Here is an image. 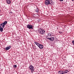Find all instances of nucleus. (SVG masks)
I'll return each mask as SVG.
<instances>
[{
  "label": "nucleus",
  "mask_w": 74,
  "mask_h": 74,
  "mask_svg": "<svg viewBox=\"0 0 74 74\" xmlns=\"http://www.w3.org/2000/svg\"><path fill=\"white\" fill-rule=\"evenodd\" d=\"M29 70H30L31 71V73H33L34 72V66L31 65L29 66Z\"/></svg>",
  "instance_id": "obj_2"
},
{
  "label": "nucleus",
  "mask_w": 74,
  "mask_h": 74,
  "mask_svg": "<svg viewBox=\"0 0 74 74\" xmlns=\"http://www.w3.org/2000/svg\"><path fill=\"white\" fill-rule=\"evenodd\" d=\"M59 33H60V34H62L63 33V32H59Z\"/></svg>",
  "instance_id": "obj_19"
},
{
  "label": "nucleus",
  "mask_w": 74,
  "mask_h": 74,
  "mask_svg": "<svg viewBox=\"0 0 74 74\" xmlns=\"http://www.w3.org/2000/svg\"><path fill=\"white\" fill-rule=\"evenodd\" d=\"M7 3L9 4H10L11 3V1H10V0H7Z\"/></svg>",
  "instance_id": "obj_12"
},
{
  "label": "nucleus",
  "mask_w": 74,
  "mask_h": 74,
  "mask_svg": "<svg viewBox=\"0 0 74 74\" xmlns=\"http://www.w3.org/2000/svg\"><path fill=\"white\" fill-rule=\"evenodd\" d=\"M13 67H14L15 68H16V67H17V66L16 65H14Z\"/></svg>",
  "instance_id": "obj_17"
},
{
  "label": "nucleus",
  "mask_w": 74,
  "mask_h": 74,
  "mask_svg": "<svg viewBox=\"0 0 74 74\" xmlns=\"http://www.w3.org/2000/svg\"><path fill=\"white\" fill-rule=\"evenodd\" d=\"M68 72H69V71H68V70H66L65 71H64V74H66Z\"/></svg>",
  "instance_id": "obj_15"
},
{
  "label": "nucleus",
  "mask_w": 74,
  "mask_h": 74,
  "mask_svg": "<svg viewBox=\"0 0 74 74\" xmlns=\"http://www.w3.org/2000/svg\"><path fill=\"white\" fill-rule=\"evenodd\" d=\"M0 25V27H2L3 28H4V26H5V25L3 23L1 24Z\"/></svg>",
  "instance_id": "obj_9"
},
{
  "label": "nucleus",
  "mask_w": 74,
  "mask_h": 74,
  "mask_svg": "<svg viewBox=\"0 0 74 74\" xmlns=\"http://www.w3.org/2000/svg\"><path fill=\"white\" fill-rule=\"evenodd\" d=\"M39 10H38V8H37L36 10H35V11H36V12H38Z\"/></svg>",
  "instance_id": "obj_16"
},
{
  "label": "nucleus",
  "mask_w": 74,
  "mask_h": 74,
  "mask_svg": "<svg viewBox=\"0 0 74 74\" xmlns=\"http://www.w3.org/2000/svg\"><path fill=\"white\" fill-rule=\"evenodd\" d=\"M60 1H63V0H60Z\"/></svg>",
  "instance_id": "obj_21"
},
{
  "label": "nucleus",
  "mask_w": 74,
  "mask_h": 74,
  "mask_svg": "<svg viewBox=\"0 0 74 74\" xmlns=\"http://www.w3.org/2000/svg\"><path fill=\"white\" fill-rule=\"evenodd\" d=\"M38 47L40 49H42L44 48V46L43 45H41V44H40L38 46Z\"/></svg>",
  "instance_id": "obj_6"
},
{
  "label": "nucleus",
  "mask_w": 74,
  "mask_h": 74,
  "mask_svg": "<svg viewBox=\"0 0 74 74\" xmlns=\"http://www.w3.org/2000/svg\"><path fill=\"white\" fill-rule=\"evenodd\" d=\"M59 74H64V71H60L58 72Z\"/></svg>",
  "instance_id": "obj_7"
},
{
  "label": "nucleus",
  "mask_w": 74,
  "mask_h": 74,
  "mask_svg": "<svg viewBox=\"0 0 74 74\" xmlns=\"http://www.w3.org/2000/svg\"><path fill=\"white\" fill-rule=\"evenodd\" d=\"M38 32L40 33L41 34H43L45 33V32L43 30H42L41 29H40L38 30Z\"/></svg>",
  "instance_id": "obj_3"
},
{
  "label": "nucleus",
  "mask_w": 74,
  "mask_h": 74,
  "mask_svg": "<svg viewBox=\"0 0 74 74\" xmlns=\"http://www.w3.org/2000/svg\"><path fill=\"white\" fill-rule=\"evenodd\" d=\"M35 44H36V45H37V46L38 47L39 45H40V44H39V43H38V42H34Z\"/></svg>",
  "instance_id": "obj_11"
},
{
  "label": "nucleus",
  "mask_w": 74,
  "mask_h": 74,
  "mask_svg": "<svg viewBox=\"0 0 74 74\" xmlns=\"http://www.w3.org/2000/svg\"><path fill=\"white\" fill-rule=\"evenodd\" d=\"M11 46H9L7 47H6L5 49L6 51H7L8 50H9V49H10L11 48Z\"/></svg>",
  "instance_id": "obj_8"
},
{
  "label": "nucleus",
  "mask_w": 74,
  "mask_h": 74,
  "mask_svg": "<svg viewBox=\"0 0 74 74\" xmlns=\"http://www.w3.org/2000/svg\"><path fill=\"white\" fill-rule=\"evenodd\" d=\"M45 5H49V4H50L51 5H52V0H46L45 2Z\"/></svg>",
  "instance_id": "obj_1"
},
{
  "label": "nucleus",
  "mask_w": 74,
  "mask_h": 74,
  "mask_svg": "<svg viewBox=\"0 0 74 74\" xmlns=\"http://www.w3.org/2000/svg\"><path fill=\"white\" fill-rule=\"evenodd\" d=\"M36 46H35V45H34H34H33V48H34V49H36Z\"/></svg>",
  "instance_id": "obj_18"
},
{
  "label": "nucleus",
  "mask_w": 74,
  "mask_h": 74,
  "mask_svg": "<svg viewBox=\"0 0 74 74\" xmlns=\"http://www.w3.org/2000/svg\"><path fill=\"white\" fill-rule=\"evenodd\" d=\"M27 28H28L29 29H33V25H28L27 26Z\"/></svg>",
  "instance_id": "obj_5"
},
{
  "label": "nucleus",
  "mask_w": 74,
  "mask_h": 74,
  "mask_svg": "<svg viewBox=\"0 0 74 74\" xmlns=\"http://www.w3.org/2000/svg\"><path fill=\"white\" fill-rule=\"evenodd\" d=\"M46 38L47 39H48V40H49L51 41H53L54 40H55V38L53 37H51V38H49L48 37V36H46Z\"/></svg>",
  "instance_id": "obj_4"
},
{
  "label": "nucleus",
  "mask_w": 74,
  "mask_h": 74,
  "mask_svg": "<svg viewBox=\"0 0 74 74\" xmlns=\"http://www.w3.org/2000/svg\"><path fill=\"white\" fill-rule=\"evenodd\" d=\"M38 21L39 22H40V19H38Z\"/></svg>",
  "instance_id": "obj_20"
},
{
  "label": "nucleus",
  "mask_w": 74,
  "mask_h": 74,
  "mask_svg": "<svg viewBox=\"0 0 74 74\" xmlns=\"http://www.w3.org/2000/svg\"><path fill=\"white\" fill-rule=\"evenodd\" d=\"M48 35L49 36H50V37H52V36H53V35H52V33H48Z\"/></svg>",
  "instance_id": "obj_10"
},
{
  "label": "nucleus",
  "mask_w": 74,
  "mask_h": 74,
  "mask_svg": "<svg viewBox=\"0 0 74 74\" xmlns=\"http://www.w3.org/2000/svg\"><path fill=\"white\" fill-rule=\"evenodd\" d=\"M0 32H3V28L2 27H0Z\"/></svg>",
  "instance_id": "obj_14"
},
{
  "label": "nucleus",
  "mask_w": 74,
  "mask_h": 74,
  "mask_svg": "<svg viewBox=\"0 0 74 74\" xmlns=\"http://www.w3.org/2000/svg\"><path fill=\"white\" fill-rule=\"evenodd\" d=\"M2 23L4 24L5 26V25L7 24V21H5L3 23Z\"/></svg>",
  "instance_id": "obj_13"
}]
</instances>
